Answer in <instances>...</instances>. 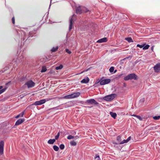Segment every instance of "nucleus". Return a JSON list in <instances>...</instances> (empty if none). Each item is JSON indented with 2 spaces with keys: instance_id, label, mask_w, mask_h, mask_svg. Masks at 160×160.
Segmentation results:
<instances>
[{
  "instance_id": "1",
  "label": "nucleus",
  "mask_w": 160,
  "mask_h": 160,
  "mask_svg": "<svg viewBox=\"0 0 160 160\" xmlns=\"http://www.w3.org/2000/svg\"><path fill=\"white\" fill-rule=\"evenodd\" d=\"M88 10L86 8L83 6H79L78 7L76 10V13L81 14L83 13L87 12Z\"/></svg>"
},
{
  "instance_id": "2",
  "label": "nucleus",
  "mask_w": 160,
  "mask_h": 160,
  "mask_svg": "<svg viewBox=\"0 0 160 160\" xmlns=\"http://www.w3.org/2000/svg\"><path fill=\"white\" fill-rule=\"evenodd\" d=\"M138 79V76L134 73H131L125 77L124 79L125 81H127L129 79H133L137 80Z\"/></svg>"
},
{
  "instance_id": "3",
  "label": "nucleus",
  "mask_w": 160,
  "mask_h": 160,
  "mask_svg": "<svg viewBox=\"0 0 160 160\" xmlns=\"http://www.w3.org/2000/svg\"><path fill=\"white\" fill-rule=\"evenodd\" d=\"M116 96V94H112L104 97L103 98V99L105 101H110L113 100Z\"/></svg>"
},
{
  "instance_id": "4",
  "label": "nucleus",
  "mask_w": 160,
  "mask_h": 160,
  "mask_svg": "<svg viewBox=\"0 0 160 160\" xmlns=\"http://www.w3.org/2000/svg\"><path fill=\"white\" fill-rule=\"evenodd\" d=\"M52 99L50 98H47L46 99H43L39 101H37L34 102L32 104V105H42L46 101H48L51 100Z\"/></svg>"
},
{
  "instance_id": "5",
  "label": "nucleus",
  "mask_w": 160,
  "mask_h": 160,
  "mask_svg": "<svg viewBox=\"0 0 160 160\" xmlns=\"http://www.w3.org/2000/svg\"><path fill=\"white\" fill-rule=\"evenodd\" d=\"M4 142L3 141H0V155H2L3 153L4 147Z\"/></svg>"
},
{
  "instance_id": "6",
  "label": "nucleus",
  "mask_w": 160,
  "mask_h": 160,
  "mask_svg": "<svg viewBox=\"0 0 160 160\" xmlns=\"http://www.w3.org/2000/svg\"><path fill=\"white\" fill-rule=\"evenodd\" d=\"M35 84V83L31 80L28 81L25 84V85H27V86L28 88L34 87Z\"/></svg>"
},
{
  "instance_id": "7",
  "label": "nucleus",
  "mask_w": 160,
  "mask_h": 160,
  "mask_svg": "<svg viewBox=\"0 0 160 160\" xmlns=\"http://www.w3.org/2000/svg\"><path fill=\"white\" fill-rule=\"evenodd\" d=\"M111 81V80L109 79H107L102 80L100 82V84L101 85H104L109 83Z\"/></svg>"
},
{
  "instance_id": "8",
  "label": "nucleus",
  "mask_w": 160,
  "mask_h": 160,
  "mask_svg": "<svg viewBox=\"0 0 160 160\" xmlns=\"http://www.w3.org/2000/svg\"><path fill=\"white\" fill-rule=\"evenodd\" d=\"M154 70L155 72H158L160 71V63L157 64L154 67Z\"/></svg>"
},
{
  "instance_id": "9",
  "label": "nucleus",
  "mask_w": 160,
  "mask_h": 160,
  "mask_svg": "<svg viewBox=\"0 0 160 160\" xmlns=\"http://www.w3.org/2000/svg\"><path fill=\"white\" fill-rule=\"evenodd\" d=\"M86 102L88 103L94 104V105H97L98 103L93 99H91L87 100L86 101Z\"/></svg>"
},
{
  "instance_id": "10",
  "label": "nucleus",
  "mask_w": 160,
  "mask_h": 160,
  "mask_svg": "<svg viewBox=\"0 0 160 160\" xmlns=\"http://www.w3.org/2000/svg\"><path fill=\"white\" fill-rule=\"evenodd\" d=\"M76 16V15L75 14H73L72 16V18H71V19L70 20V25L69 26V31H70L72 29V25H73V23L74 22V20L72 18L73 17Z\"/></svg>"
},
{
  "instance_id": "11",
  "label": "nucleus",
  "mask_w": 160,
  "mask_h": 160,
  "mask_svg": "<svg viewBox=\"0 0 160 160\" xmlns=\"http://www.w3.org/2000/svg\"><path fill=\"white\" fill-rule=\"evenodd\" d=\"M108 39L106 38H104L99 39L97 41V42L98 43H102L104 42H106L107 41Z\"/></svg>"
},
{
  "instance_id": "12",
  "label": "nucleus",
  "mask_w": 160,
  "mask_h": 160,
  "mask_svg": "<svg viewBox=\"0 0 160 160\" xmlns=\"http://www.w3.org/2000/svg\"><path fill=\"white\" fill-rule=\"evenodd\" d=\"M24 121V119H20L19 120H18L16 122L15 125L17 126L20 125L21 124L22 122H23Z\"/></svg>"
},
{
  "instance_id": "13",
  "label": "nucleus",
  "mask_w": 160,
  "mask_h": 160,
  "mask_svg": "<svg viewBox=\"0 0 160 160\" xmlns=\"http://www.w3.org/2000/svg\"><path fill=\"white\" fill-rule=\"evenodd\" d=\"M72 94V98H75L78 97L80 95V93L79 92H77L74 93Z\"/></svg>"
},
{
  "instance_id": "14",
  "label": "nucleus",
  "mask_w": 160,
  "mask_h": 160,
  "mask_svg": "<svg viewBox=\"0 0 160 160\" xmlns=\"http://www.w3.org/2000/svg\"><path fill=\"white\" fill-rule=\"evenodd\" d=\"M63 98L64 99H66L73 98L72 95V94H69V95H67L65 96H64L63 97Z\"/></svg>"
},
{
  "instance_id": "15",
  "label": "nucleus",
  "mask_w": 160,
  "mask_h": 160,
  "mask_svg": "<svg viewBox=\"0 0 160 160\" xmlns=\"http://www.w3.org/2000/svg\"><path fill=\"white\" fill-rule=\"evenodd\" d=\"M89 79L88 78L87 79H84L81 81V82L82 83H87L89 81Z\"/></svg>"
},
{
  "instance_id": "16",
  "label": "nucleus",
  "mask_w": 160,
  "mask_h": 160,
  "mask_svg": "<svg viewBox=\"0 0 160 160\" xmlns=\"http://www.w3.org/2000/svg\"><path fill=\"white\" fill-rule=\"evenodd\" d=\"M55 139H50L48 141V143L49 144H53L55 142Z\"/></svg>"
},
{
  "instance_id": "17",
  "label": "nucleus",
  "mask_w": 160,
  "mask_h": 160,
  "mask_svg": "<svg viewBox=\"0 0 160 160\" xmlns=\"http://www.w3.org/2000/svg\"><path fill=\"white\" fill-rule=\"evenodd\" d=\"M24 114V112L23 111V112H22L21 113H20L18 115H17L15 117V118H18L19 117H23Z\"/></svg>"
},
{
  "instance_id": "18",
  "label": "nucleus",
  "mask_w": 160,
  "mask_h": 160,
  "mask_svg": "<svg viewBox=\"0 0 160 160\" xmlns=\"http://www.w3.org/2000/svg\"><path fill=\"white\" fill-rule=\"evenodd\" d=\"M110 114L111 116L114 118H115L117 116V114L115 113H114L112 112H110Z\"/></svg>"
},
{
  "instance_id": "19",
  "label": "nucleus",
  "mask_w": 160,
  "mask_h": 160,
  "mask_svg": "<svg viewBox=\"0 0 160 160\" xmlns=\"http://www.w3.org/2000/svg\"><path fill=\"white\" fill-rule=\"evenodd\" d=\"M125 39L128 42H133V41L131 38H125Z\"/></svg>"
},
{
  "instance_id": "20",
  "label": "nucleus",
  "mask_w": 160,
  "mask_h": 160,
  "mask_svg": "<svg viewBox=\"0 0 160 160\" xmlns=\"http://www.w3.org/2000/svg\"><path fill=\"white\" fill-rule=\"evenodd\" d=\"M58 49V47H56L55 48L53 47L51 50V51L52 52H55Z\"/></svg>"
},
{
  "instance_id": "21",
  "label": "nucleus",
  "mask_w": 160,
  "mask_h": 160,
  "mask_svg": "<svg viewBox=\"0 0 160 160\" xmlns=\"http://www.w3.org/2000/svg\"><path fill=\"white\" fill-rule=\"evenodd\" d=\"M53 149L56 151H58L59 149V148L56 145H54L53 147Z\"/></svg>"
},
{
  "instance_id": "22",
  "label": "nucleus",
  "mask_w": 160,
  "mask_h": 160,
  "mask_svg": "<svg viewBox=\"0 0 160 160\" xmlns=\"http://www.w3.org/2000/svg\"><path fill=\"white\" fill-rule=\"evenodd\" d=\"M63 68V66L61 64L59 66H58L56 67L55 69L57 70H58L62 68Z\"/></svg>"
},
{
  "instance_id": "23",
  "label": "nucleus",
  "mask_w": 160,
  "mask_h": 160,
  "mask_svg": "<svg viewBox=\"0 0 160 160\" xmlns=\"http://www.w3.org/2000/svg\"><path fill=\"white\" fill-rule=\"evenodd\" d=\"M70 144L71 145L73 146H76L77 144L76 142L74 141L70 142Z\"/></svg>"
},
{
  "instance_id": "24",
  "label": "nucleus",
  "mask_w": 160,
  "mask_h": 160,
  "mask_svg": "<svg viewBox=\"0 0 160 160\" xmlns=\"http://www.w3.org/2000/svg\"><path fill=\"white\" fill-rule=\"evenodd\" d=\"M128 142V141L127 140V139L124 140L120 142V143H118V144H124V143H127Z\"/></svg>"
},
{
  "instance_id": "25",
  "label": "nucleus",
  "mask_w": 160,
  "mask_h": 160,
  "mask_svg": "<svg viewBox=\"0 0 160 160\" xmlns=\"http://www.w3.org/2000/svg\"><path fill=\"white\" fill-rule=\"evenodd\" d=\"M117 140L118 142V143H120L121 141V137L120 136H118L117 138Z\"/></svg>"
},
{
  "instance_id": "26",
  "label": "nucleus",
  "mask_w": 160,
  "mask_h": 160,
  "mask_svg": "<svg viewBox=\"0 0 160 160\" xmlns=\"http://www.w3.org/2000/svg\"><path fill=\"white\" fill-rule=\"evenodd\" d=\"M150 46L148 44L146 45L145 46H144L143 48V50H147L148 49L149 47Z\"/></svg>"
},
{
  "instance_id": "27",
  "label": "nucleus",
  "mask_w": 160,
  "mask_h": 160,
  "mask_svg": "<svg viewBox=\"0 0 160 160\" xmlns=\"http://www.w3.org/2000/svg\"><path fill=\"white\" fill-rule=\"evenodd\" d=\"M47 70L46 68L45 67H42V69L41 71V72H45Z\"/></svg>"
},
{
  "instance_id": "28",
  "label": "nucleus",
  "mask_w": 160,
  "mask_h": 160,
  "mask_svg": "<svg viewBox=\"0 0 160 160\" xmlns=\"http://www.w3.org/2000/svg\"><path fill=\"white\" fill-rule=\"evenodd\" d=\"M74 138V136H72L71 135H68L67 137V139H73Z\"/></svg>"
},
{
  "instance_id": "29",
  "label": "nucleus",
  "mask_w": 160,
  "mask_h": 160,
  "mask_svg": "<svg viewBox=\"0 0 160 160\" xmlns=\"http://www.w3.org/2000/svg\"><path fill=\"white\" fill-rule=\"evenodd\" d=\"M114 68L113 67H111L110 68L109 71L110 72H112L114 70Z\"/></svg>"
},
{
  "instance_id": "30",
  "label": "nucleus",
  "mask_w": 160,
  "mask_h": 160,
  "mask_svg": "<svg viewBox=\"0 0 160 160\" xmlns=\"http://www.w3.org/2000/svg\"><path fill=\"white\" fill-rule=\"evenodd\" d=\"M153 118L154 120H159L160 118V116L153 117Z\"/></svg>"
},
{
  "instance_id": "31",
  "label": "nucleus",
  "mask_w": 160,
  "mask_h": 160,
  "mask_svg": "<svg viewBox=\"0 0 160 160\" xmlns=\"http://www.w3.org/2000/svg\"><path fill=\"white\" fill-rule=\"evenodd\" d=\"M59 147L61 150H62L64 149L65 146L64 144H61L60 145Z\"/></svg>"
},
{
  "instance_id": "32",
  "label": "nucleus",
  "mask_w": 160,
  "mask_h": 160,
  "mask_svg": "<svg viewBox=\"0 0 160 160\" xmlns=\"http://www.w3.org/2000/svg\"><path fill=\"white\" fill-rule=\"evenodd\" d=\"M145 44H143L142 45H140L139 44L137 45V47H139L140 48H143V47L145 46Z\"/></svg>"
},
{
  "instance_id": "33",
  "label": "nucleus",
  "mask_w": 160,
  "mask_h": 160,
  "mask_svg": "<svg viewBox=\"0 0 160 160\" xmlns=\"http://www.w3.org/2000/svg\"><path fill=\"white\" fill-rule=\"evenodd\" d=\"M6 90V88H3L0 90V94L4 92Z\"/></svg>"
},
{
  "instance_id": "34",
  "label": "nucleus",
  "mask_w": 160,
  "mask_h": 160,
  "mask_svg": "<svg viewBox=\"0 0 160 160\" xmlns=\"http://www.w3.org/2000/svg\"><path fill=\"white\" fill-rule=\"evenodd\" d=\"M95 160H100V158L99 156V155L97 156L95 158Z\"/></svg>"
},
{
  "instance_id": "35",
  "label": "nucleus",
  "mask_w": 160,
  "mask_h": 160,
  "mask_svg": "<svg viewBox=\"0 0 160 160\" xmlns=\"http://www.w3.org/2000/svg\"><path fill=\"white\" fill-rule=\"evenodd\" d=\"M66 52L69 54L71 53V52L68 49H66Z\"/></svg>"
},
{
  "instance_id": "36",
  "label": "nucleus",
  "mask_w": 160,
  "mask_h": 160,
  "mask_svg": "<svg viewBox=\"0 0 160 160\" xmlns=\"http://www.w3.org/2000/svg\"><path fill=\"white\" fill-rule=\"evenodd\" d=\"M136 117L140 121H142V118L139 116L137 115Z\"/></svg>"
},
{
  "instance_id": "37",
  "label": "nucleus",
  "mask_w": 160,
  "mask_h": 160,
  "mask_svg": "<svg viewBox=\"0 0 160 160\" xmlns=\"http://www.w3.org/2000/svg\"><path fill=\"white\" fill-rule=\"evenodd\" d=\"M12 23H13V24H14L15 23V18L14 17L12 18Z\"/></svg>"
},
{
  "instance_id": "38",
  "label": "nucleus",
  "mask_w": 160,
  "mask_h": 160,
  "mask_svg": "<svg viewBox=\"0 0 160 160\" xmlns=\"http://www.w3.org/2000/svg\"><path fill=\"white\" fill-rule=\"evenodd\" d=\"M131 139V137L130 136L127 139V140L128 141V142L129 141H130V140Z\"/></svg>"
},
{
  "instance_id": "39",
  "label": "nucleus",
  "mask_w": 160,
  "mask_h": 160,
  "mask_svg": "<svg viewBox=\"0 0 160 160\" xmlns=\"http://www.w3.org/2000/svg\"><path fill=\"white\" fill-rule=\"evenodd\" d=\"M59 137L58 136H57V135H56L55 136V140L58 139V138H59Z\"/></svg>"
},
{
  "instance_id": "40",
  "label": "nucleus",
  "mask_w": 160,
  "mask_h": 160,
  "mask_svg": "<svg viewBox=\"0 0 160 160\" xmlns=\"http://www.w3.org/2000/svg\"><path fill=\"white\" fill-rule=\"evenodd\" d=\"M57 135V136H58L59 137L60 136V132H59Z\"/></svg>"
},
{
  "instance_id": "41",
  "label": "nucleus",
  "mask_w": 160,
  "mask_h": 160,
  "mask_svg": "<svg viewBox=\"0 0 160 160\" xmlns=\"http://www.w3.org/2000/svg\"><path fill=\"white\" fill-rule=\"evenodd\" d=\"M132 116H133L136 117L137 115H135V114H133V115H132Z\"/></svg>"
},
{
  "instance_id": "42",
  "label": "nucleus",
  "mask_w": 160,
  "mask_h": 160,
  "mask_svg": "<svg viewBox=\"0 0 160 160\" xmlns=\"http://www.w3.org/2000/svg\"><path fill=\"white\" fill-rule=\"evenodd\" d=\"M153 48H154V46H152V48H151V49L152 51H153Z\"/></svg>"
},
{
  "instance_id": "43",
  "label": "nucleus",
  "mask_w": 160,
  "mask_h": 160,
  "mask_svg": "<svg viewBox=\"0 0 160 160\" xmlns=\"http://www.w3.org/2000/svg\"><path fill=\"white\" fill-rule=\"evenodd\" d=\"M113 143H114V144H118V143H117L115 142H113Z\"/></svg>"
},
{
  "instance_id": "44",
  "label": "nucleus",
  "mask_w": 160,
  "mask_h": 160,
  "mask_svg": "<svg viewBox=\"0 0 160 160\" xmlns=\"http://www.w3.org/2000/svg\"><path fill=\"white\" fill-rule=\"evenodd\" d=\"M75 138H78V136H75Z\"/></svg>"
},
{
  "instance_id": "45",
  "label": "nucleus",
  "mask_w": 160,
  "mask_h": 160,
  "mask_svg": "<svg viewBox=\"0 0 160 160\" xmlns=\"http://www.w3.org/2000/svg\"><path fill=\"white\" fill-rule=\"evenodd\" d=\"M117 71V70H115V71H114V73H115Z\"/></svg>"
},
{
  "instance_id": "46",
  "label": "nucleus",
  "mask_w": 160,
  "mask_h": 160,
  "mask_svg": "<svg viewBox=\"0 0 160 160\" xmlns=\"http://www.w3.org/2000/svg\"><path fill=\"white\" fill-rule=\"evenodd\" d=\"M84 72V71H83L82 72H81V73H83V72Z\"/></svg>"
},
{
  "instance_id": "47",
  "label": "nucleus",
  "mask_w": 160,
  "mask_h": 160,
  "mask_svg": "<svg viewBox=\"0 0 160 160\" xmlns=\"http://www.w3.org/2000/svg\"><path fill=\"white\" fill-rule=\"evenodd\" d=\"M88 69H87V70L86 71H88Z\"/></svg>"
}]
</instances>
